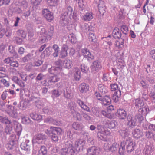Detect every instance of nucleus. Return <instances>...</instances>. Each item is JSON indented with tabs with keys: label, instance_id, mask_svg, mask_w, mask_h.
I'll use <instances>...</instances> for the list:
<instances>
[{
	"label": "nucleus",
	"instance_id": "1",
	"mask_svg": "<svg viewBox=\"0 0 155 155\" xmlns=\"http://www.w3.org/2000/svg\"><path fill=\"white\" fill-rule=\"evenodd\" d=\"M54 27L51 26L49 27L48 31H46L45 29L43 28L41 29L40 31L38 32V34L39 36V41L41 43L46 42L51 39L53 35Z\"/></svg>",
	"mask_w": 155,
	"mask_h": 155
},
{
	"label": "nucleus",
	"instance_id": "2",
	"mask_svg": "<svg viewBox=\"0 0 155 155\" xmlns=\"http://www.w3.org/2000/svg\"><path fill=\"white\" fill-rule=\"evenodd\" d=\"M135 144L131 139L129 137L127 138L125 141H123L120 143V148L119 149V154L120 155L124 153L125 150V147L126 146V148L128 152H131L134 149Z\"/></svg>",
	"mask_w": 155,
	"mask_h": 155
},
{
	"label": "nucleus",
	"instance_id": "3",
	"mask_svg": "<svg viewBox=\"0 0 155 155\" xmlns=\"http://www.w3.org/2000/svg\"><path fill=\"white\" fill-rule=\"evenodd\" d=\"M65 147L61 149L60 153L61 155H75L73 150V146L70 143L67 142L65 143Z\"/></svg>",
	"mask_w": 155,
	"mask_h": 155
},
{
	"label": "nucleus",
	"instance_id": "4",
	"mask_svg": "<svg viewBox=\"0 0 155 155\" xmlns=\"http://www.w3.org/2000/svg\"><path fill=\"white\" fill-rule=\"evenodd\" d=\"M63 62L61 60L57 61L55 63L56 67H52L48 69V71L51 74H59L62 69Z\"/></svg>",
	"mask_w": 155,
	"mask_h": 155
},
{
	"label": "nucleus",
	"instance_id": "5",
	"mask_svg": "<svg viewBox=\"0 0 155 155\" xmlns=\"http://www.w3.org/2000/svg\"><path fill=\"white\" fill-rule=\"evenodd\" d=\"M47 139V136L45 134H38L33 138L32 140L33 144L38 143V144L44 143Z\"/></svg>",
	"mask_w": 155,
	"mask_h": 155
},
{
	"label": "nucleus",
	"instance_id": "6",
	"mask_svg": "<svg viewBox=\"0 0 155 155\" xmlns=\"http://www.w3.org/2000/svg\"><path fill=\"white\" fill-rule=\"evenodd\" d=\"M7 109L5 111L11 117L16 118L18 116V114H21L18 113L17 109H15L14 107L11 105H7Z\"/></svg>",
	"mask_w": 155,
	"mask_h": 155
},
{
	"label": "nucleus",
	"instance_id": "7",
	"mask_svg": "<svg viewBox=\"0 0 155 155\" xmlns=\"http://www.w3.org/2000/svg\"><path fill=\"white\" fill-rule=\"evenodd\" d=\"M86 141L83 139L77 140L75 143L74 147L73 146V150L76 155V153L78 152L81 149L83 150V147L84 146Z\"/></svg>",
	"mask_w": 155,
	"mask_h": 155
},
{
	"label": "nucleus",
	"instance_id": "8",
	"mask_svg": "<svg viewBox=\"0 0 155 155\" xmlns=\"http://www.w3.org/2000/svg\"><path fill=\"white\" fill-rule=\"evenodd\" d=\"M17 135L18 137H17L15 134H12L10 136L9 138V143L8 144V149L11 150L13 148L14 146L19 139V136H18L17 134Z\"/></svg>",
	"mask_w": 155,
	"mask_h": 155
},
{
	"label": "nucleus",
	"instance_id": "9",
	"mask_svg": "<svg viewBox=\"0 0 155 155\" xmlns=\"http://www.w3.org/2000/svg\"><path fill=\"white\" fill-rule=\"evenodd\" d=\"M90 68L91 71L95 73L101 68V63L98 60L94 61L92 63Z\"/></svg>",
	"mask_w": 155,
	"mask_h": 155
},
{
	"label": "nucleus",
	"instance_id": "10",
	"mask_svg": "<svg viewBox=\"0 0 155 155\" xmlns=\"http://www.w3.org/2000/svg\"><path fill=\"white\" fill-rule=\"evenodd\" d=\"M12 128L14 127L15 131L17 132V134L18 136H20L21 134L22 129L20 125L18 122L15 120H13L12 121H10V123L9 125Z\"/></svg>",
	"mask_w": 155,
	"mask_h": 155
},
{
	"label": "nucleus",
	"instance_id": "11",
	"mask_svg": "<svg viewBox=\"0 0 155 155\" xmlns=\"http://www.w3.org/2000/svg\"><path fill=\"white\" fill-rule=\"evenodd\" d=\"M87 151V155H98L100 151V149L98 147L92 146L88 148Z\"/></svg>",
	"mask_w": 155,
	"mask_h": 155
},
{
	"label": "nucleus",
	"instance_id": "12",
	"mask_svg": "<svg viewBox=\"0 0 155 155\" xmlns=\"http://www.w3.org/2000/svg\"><path fill=\"white\" fill-rule=\"evenodd\" d=\"M42 13L44 17L49 22L51 21L54 18L53 14L47 9L43 10Z\"/></svg>",
	"mask_w": 155,
	"mask_h": 155
},
{
	"label": "nucleus",
	"instance_id": "13",
	"mask_svg": "<svg viewBox=\"0 0 155 155\" xmlns=\"http://www.w3.org/2000/svg\"><path fill=\"white\" fill-rule=\"evenodd\" d=\"M67 107L68 109L71 112L72 114L74 113V111H79L80 110L77 104L74 101L69 102L68 104Z\"/></svg>",
	"mask_w": 155,
	"mask_h": 155
},
{
	"label": "nucleus",
	"instance_id": "14",
	"mask_svg": "<svg viewBox=\"0 0 155 155\" xmlns=\"http://www.w3.org/2000/svg\"><path fill=\"white\" fill-rule=\"evenodd\" d=\"M103 124L110 129H113L117 125V123L115 120H109L105 119L103 121Z\"/></svg>",
	"mask_w": 155,
	"mask_h": 155
},
{
	"label": "nucleus",
	"instance_id": "15",
	"mask_svg": "<svg viewBox=\"0 0 155 155\" xmlns=\"http://www.w3.org/2000/svg\"><path fill=\"white\" fill-rule=\"evenodd\" d=\"M127 120L128 122L127 125L129 128H134L137 125L135 118L131 116L127 117Z\"/></svg>",
	"mask_w": 155,
	"mask_h": 155
},
{
	"label": "nucleus",
	"instance_id": "16",
	"mask_svg": "<svg viewBox=\"0 0 155 155\" xmlns=\"http://www.w3.org/2000/svg\"><path fill=\"white\" fill-rule=\"evenodd\" d=\"M21 147L22 149L29 153L30 151V146L29 144V140H26L23 142L21 144Z\"/></svg>",
	"mask_w": 155,
	"mask_h": 155
},
{
	"label": "nucleus",
	"instance_id": "17",
	"mask_svg": "<svg viewBox=\"0 0 155 155\" xmlns=\"http://www.w3.org/2000/svg\"><path fill=\"white\" fill-rule=\"evenodd\" d=\"M73 9L72 7L70 6H67L65 7L63 10L64 13L63 15L70 18V16L72 15L73 13Z\"/></svg>",
	"mask_w": 155,
	"mask_h": 155
},
{
	"label": "nucleus",
	"instance_id": "18",
	"mask_svg": "<svg viewBox=\"0 0 155 155\" xmlns=\"http://www.w3.org/2000/svg\"><path fill=\"white\" fill-rule=\"evenodd\" d=\"M116 114L117 115L120 119H124L127 115L126 112L123 109H118Z\"/></svg>",
	"mask_w": 155,
	"mask_h": 155
},
{
	"label": "nucleus",
	"instance_id": "19",
	"mask_svg": "<svg viewBox=\"0 0 155 155\" xmlns=\"http://www.w3.org/2000/svg\"><path fill=\"white\" fill-rule=\"evenodd\" d=\"M132 134L134 137L139 138L142 136L143 133L142 130L139 129H135L132 130Z\"/></svg>",
	"mask_w": 155,
	"mask_h": 155
},
{
	"label": "nucleus",
	"instance_id": "20",
	"mask_svg": "<svg viewBox=\"0 0 155 155\" xmlns=\"http://www.w3.org/2000/svg\"><path fill=\"white\" fill-rule=\"evenodd\" d=\"M68 47L65 44H63L61 48V50L60 54L61 57L63 58L67 56L68 55L67 50Z\"/></svg>",
	"mask_w": 155,
	"mask_h": 155
},
{
	"label": "nucleus",
	"instance_id": "21",
	"mask_svg": "<svg viewBox=\"0 0 155 155\" xmlns=\"http://www.w3.org/2000/svg\"><path fill=\"white\" fill-rule=\"evenodd\" d=\"M98 8L100 13L102 15H104L105 12V6L104 2L102 0H99Z\"/></svg>",
	"mask_w": 155,
	"mask_h": 155
},
{
	"label": "nucleus",
	"instance_id": "22",
	"mask_svg": "<svg viewBox=\"0 0 155 155\" xmlns=\"http://www.w3.org/2000/svg\"><path fill=\"white\" fill-rule=\"evenodd\" d=\"M77 103L82 109L87 112H90L89 108L82 101L78 99L77 101Z\"/></svg>",
	"mask_w": 155,
	"mask_h": 155
},
{
	"label": "nucleus",
	"instance_id": "23",
	"mask_svg": "<svg viewBox=\"0 0 155 155\" xmlns=\"http://www.w3.org/2000/svg\"><path fill=\"white\" fill-rule=\"evenodd\" d=\"M70 18V17H67L64 15H62L60 21V23L62 26L67 25L69 23Z\"/></svg>",
	"mask_w": 155,
	"mask_h": 155
},
{
	"label": "nucleus",
	"instance_id": "24",
	"mask_svg": "<svg viewBox=\"0 0 155 155\" xmlns=\"http://www.w3.org/2000/svg\"><path fill=\"white\" fill-rule=\"evenodd\" d=\"M97 129L98 130L97 134H99V135L101 133H105V134H110V132L107 130H105L102 125H97Z\"/></svg>",
	"mask_w": 155,
	"mask_h": 155
},
{
	"label": "nucleus",
	"instance_id": "25",
	"mask_svg": "<svg viewBox=\"0 0 155 155\" xmlns=\"http://www.w3.org/2000/svg\"><path fill=\"white\" fill-rule=\"evenodd\" d=\"M12 80L15 83L19 85L21 87L23 88L25 86V84L24 82L20 80L18 77L16 76L13 77Z\"/></svg>",
	"mask_w": 155,
	"mask_h": 155
},
{
	"label": "nucleus",
	"instance_id": "26",
	"mask_svg": "<svg viewBox=\"0 0 155 155\" xmlns=\"http://www.w3.org/2000/svg\"><path fill=\"white\" fill-rule=\"evenodd\" d=\"M101 103L104 105H109L111 102V99L109 96H105L103 97L101 101Z\"/></svg>",
	"mask_w": 155,
	"mask_h": 155
},
{
	"label": "nucleus",
	"instance_id": "27",
	"mask_svg": "<svg viewBox=\"0 0 155 155\" xmlns=\"http://www.w3.org/2000/svg\"><path fill=\"white\" fill-rule=\"evenodd\" d=\"M47 148L44 146H41L38 150L37 155H48Z\"/></svg>",
	"mask_w": 155,
	"mask_h": 155
},
{
	"label": "nucleus",
	"instance_id": "28",
	"mask_svg": "<svg viewBox=\"0 0 155 155\" xmlns=\"http://www.w3.org/2000/svg\"><path fill=\"white\" fill-rule=\"evenodd\" d=\"M121 95V91H116L113 94L112 99L115 102H117L120 99Z\"/></svg>",
	"mask_w": 155,
	"mask_h": 155
},
{
	"label": "nucleus",
	"instance_id": "29",
	"mask_svg": "<svg viewBox=\"0 0 155 155\" xmlns=\"http://www.w3.org/2000/svg\"><path fill=\"white\" fill-rule=\"evenodd\" d=\"M35 56L32 52L29 53L22 58V61L24 62H28L32 58H35Z\"/></svg>",
	"mask_w": 155,
	"mask_h": 155
},
{
	"label": "nucleus",
	"instance_id": "30",
	"mask_svg": "<svg viewBox=\"0 0 155 155\" xmlns=\"http://www.w3.org/2000/svg\"><path fill=\"white\" fill-rule=\"evenodd\" d=\"M20 94L22 95H23L24 97H26V98L28 99L30 97L32 94L30 91L28 90H25L24 88L20 89Z\"/></svg>",
	"mask_w": 155,
	"mask_h": 155
},
{
	"label": "nucleus",
	"instance_id": "31",
	"mask_svg": "<svg viewBox=\"0 0 155 155\" xmlns=\"http://www.w3.org/2000/svg\"><path fill=\"white\" fill-rule=\"evenodd\" d=\"M121 32L117 28H115L112 32V35L115 38H119L121 37Z\"/></svg>",
	"mask_w": 155,
	"mask_h": 155
},
{
	"label": "nucleus",
	"instance_id": "32",
	"mask_svg": "<svg viewBox=\"0 0 155 155\" xmlns=\"http://www.w3.org/2000/svg\"><path fill=\"white\" fill-rule=\"evenodd\" d=\"M79 89L82 93L86 92L88 91L89 87L85 83H83L80 85Z\"/></svg>",
	"mask_w": 155,
	"mask_h": 155
},
{
	"label": "nucleus",
	"instance_id": "33",
	"mask_svg": "<svg viewBox=\"0 0 155 155\" xmlns=\"http://www.w3.org/2000/svg\"><path fill=\"white\" fill-rule=\"evenodd\" d=\"M120 148V146H119V144L117 143L114 142L110 146V151L112 152H114L118 150V152L119 153V149Z\"/></svg>",
	"mask_w": 155,
	"mask_h": 155
},
{
	"label": "nucleus",
	"instance_id": "34",
	"mask_svg": "<svg viewBox=\"0 0 155 155\" xmlns=\"http://www.w3.org/2000/svg\"><path fill=\"white\" fill-rule=\"evenodd\" d=\"M93 18V14L91 12H87L84 15L82 18V19L85 21H88L91 20Z\"/></svg>",
	"mask_w": 155,
	"mask_h": 155
},
{
	"label": "nucleus",
	"instance_id": "35",
	"mask_svg": "<svg viewBox=\"0 0 155 155\" xmlns=\"http://www.w3.org/2000/svg\"><path fill=\"white\" fill-rule=\"evenodd\" d=\"M59 74H54V75L50 77L49 78L48 82L50 83H55L59 81L60 77Z\"/></svg>",
	"mask_w": 155,
	"mask_h": 155
},
{
	"label": "nucleus",
	"instance_id": "36",
	"mask_svg": "<svg viewBox=\"0 0 155 155\" xmlns=\"http://www.w3.org/2000/svg\"><path fill=\"white\" fill-rule=\"evenodd\" d=\"M149 109L147 107H140L138 110V113L142 115H146L149 112Z\"/></svg>",
	"mask_w": 155,
	"mask_h": 155
},
{
	"label": "nucleus",
	"instance_id": "37",
	"mask_svg": "<svg viewBox=\"0 0 155 155\" xmlns=\"http://www.w3.org/2000/svg\"><path fill=\"white\" fill-rule=\"evenodd\" d=\"M72 127L74 129L78 130H81L84 127L83 125L81 124L76 122L73 123Z\"/></svg>",
	"mask_w": 155,
	"mask_h": 155
},
{
	"label": "nucleus",
	"instance_id": "38",
	"mask_svg": "<svg viewBox=\"0 0 155 155\" xmlns=\"http://www.w3.org/2000/svg\"><path fill=\"white\" fill-rule=\"evenodd\" d=\"M144 105L143 101L139 99H137L135 100V106L137 108L141 107Z\"/></svg>",
	"mask_w": 155,
	"mask_h": 155
},
{
	"label": "nucleus",
	"instance_id": "39",
	"mask_svg": "<svg viewBox=\"0 0 155 155\" xmlns=\"http://www.w3.org/2000/svg\"><path fill=\"white\" fill-rule=\"evenodd\" d=\"M42 111L43 113L48 115L52 114L53 112L52 109L48 106L44 107L42 109Z\"/></svg>",
	"mask_w": 155,
	"mask_h": 155
},
{
	"label": "nucleus",
	"instance_id": "40",
	"mask_svg": "<svg viewBox=\"0 0 155 155\" xmlns=\"http://www.w3.org/2000/svg\"><path fill=\"white\" fill-rule=\"evenodd\" d=\"M30 117L33 119L36 120H40L42 119V115L36 114L32 113L30 114Z\"/></svg>",
	"mask_w": 155,
	"mask_h": 155
},
{
	"label": "nucleus",
	"instance_id": "41",
	"mask_svg": "<svg viewBox=\"0 0 155 155\" xmlns=\"http://www.w3.org/2000/svg\"><path fill=\"white\" fill-rule=\"evenodd\" d=\"M98 89L100 92L103 94H104L107 92V90L105 86L102 84L99 85Z\"/></svg>",
	"mask_w": 155,
	"mask_h": 155
},
{
	"label": "nucleus",
	"instance_id": "42",
	"mask_svg": "<svg viewBox=\"0 0 155 155\" xmlns=\"http://www.w3.org/2000/svg\"><path fill=\"white\" fill-rule=\"evenodd\" d=\"M143 152L144 155H151L153 150L151 147L147 146L144 148Z\"/></svg>",
	"mask_w": 155,
	"mask_h": 155
},
{
	"label": "nucleus",
	"instance_id": "43",
	"mask_svg": "<svg viewBox=\"0 0 155 155\" xmlns=\"http://www.w3.org/2000/svg\"><path fill=\"white\" fill-rule=\"evenodd\" d=\"M61 94V92L58 89L53 90L52 91L51 97L53 98L59 96Z\"/></svg>",
	"mask_w": 155,
	"mask_h": 155
},
{
	"label": "nucleus",
	"instance_id": "44",
	"mask_svg": "<svg viewBox=\"0 0 155 155\" xmlns=\"http://www.w3.org/2000/svg\"><path fill=\"white\" fill-rule=\"evenodd\" d=\"M81 72L78 68L76 69V70L74 72V77L76 81L79 80L81 78Z\"/></svg>",
	"mask_w": 155,
	"mask_h": 155
},
{
	"label": "nucleus",
	"instance_id": "45",
	"mask_svg": "<svg viewBox=\"0 0 155 155\" xmlns=\"http://www.w3.org/2000/svg\"><path fill=\"white\" fill-rule=\"evenodd\" d=\"M53 48L54 50V52L53 54V55L54 57L58 56V53L59 51V48L56 44H54L53 46Z\"/></svg>",
	"mask_w": 155,
	"mask_h": 155
},
{
	"label": "nucleus",
	"instance_id": "46",
	"mask_svg": "<svg viewBox=\"0 0 155 155\" xmlns=\"http://www.w3.org/2000/svg\"><path fill=\"white\" fill-rule=\"evenodd\" d=\"M63 66L65 68H69L72 66L71 61L70 60H67L64 61L63 62Z\"/></svg>",
	"mask_w": 155,
	"mask_h": 155
},
{
	"label": "nucleus",
	"instance_id": "47",
	"mask_svg": "<svg viewBox=\"0 0 155 155\" xmlns=\"http://www.w3.org/2000/svg\"><path fill=\"white\" fill-rule=\"evenodd\" d=\"M110 135V134H106L105 133H101L99 135V134H97V136L100 140L106 141L107 139V135Z\"/></svg>",
	"mask_w": 155,
	"mask_h": 155
},
{
	"label": "nucleus",
	"instance_id": "48",
	"mask_svg": "<svg viewBox=\"0 0 155 155\" xmlns=\"http://www.w3.org/2000/svg\"><path fill=\"white\" fill-rule=\"evenodd\" d=\"M119 132L120 135L123 137L125 138L126 137H127V138L129 137L128 136L129 134V132L126 130H119Z\"/></svg>",
	"mask_w": 155,
	"mask_h": 155
},
{
	"label": "nucleus",
	"instance_id": "49",
	"mask_svg": "<svg viewBox=\"0 0 155 155\" xmlns=\"http://www.w3.org/2000/svg\"><path fill=\"white\" fill-rule=\"evenodd\" d=\"M0 121L6 124L9 125L11 121L8 119L7 117H3L0 116Z\"/></svg>",
	"mask_w": 155,
	"mask_h": 155
},
{
	"label": "nucleus",
	"instance_id": "50",
	"mask_svg": "<svg viewBox=\"0 0 155 155\" xmlns=\"http://www.w3.org/2000/svg\"><path fill=\"white\" fill-rule=\"evenodd\" d=\"M101 114L104 117L109 118H112L113 117V114L108 111L102 110L101 111Z\"/></svg>",
	"mask_w": 155,
	"mask_h": 155
},
{
	"label": "nucleus",
	"instance_id": "51",
	"mask_svg": "<svg viewBox=\"0 0 155 155\" xmlns=\"http://www.w3.org/2000/svg\"><path fill=\"white\" fill-rule=\"evenodd\" d=\"M154 136L153 133L151 131H147L145 132V136L148 139H151L153 138L155 140V137H154Z\"/></svg>",
	"mask_w": 155,
	"mask_h": 155
},
{
	"label": "nucleus",
	"instance_id": "52",
	"mask_svg": "<svg viewBox=\"0 0 155 155\" xmlns=\"http://www.w3.org/2000/svg\"><path fill=\"white\" fill-rule=\"evenodd\" d=\"M134 118H135L136 121H137L140 124L144 120V118L142 115L139 113L135 115Z\"/></svg>",
	"mask_w": 155,
	"mask_h": 155
},
{
	"label": "nucleus",
	"instance_id": "53",
	"mask_svg": "<svg viewBox=\"0 0 155 155\" xmlns=\"http://www.w3.org/2000/svg\"><path fill=\"white\" fill-rule=\"evenodd\" d=\"M111 89L112 91H121L120 88L118 87L117 84L114 83L110 85Z\"/></svg>",
	"mask_w": 155,
	"mask_h": 155
},
{
	"label": "nucleus",
	"instance_id": "54",
	"mask_svg": "<svg viewBox=\"0 0 155 155\" xmlns=\"http://www.w3.org/2000/svg\"><path fill=\"white\" fill-rule=\"evenodd\" d=\"M45 103L41 100L35 101V106L39 108H41L45 106Z\"/></svg>",
	"mask_w": 155,
	"mask_h": 155
},
{
	"label": "nucleus",
	"instance_id": "55",
	"mask_svg": "<svg viewBox=\"0 0 155 155\" xmlns=\"http://www.w3.org/2000/svg\"><path fill=\"white\" fill-rule=\"evenodd\" d=\"M78 111L74 112V113L73 115L74 117L76 120L80 121L81 120V116L80 113L78 112Z\"/></svg>",
	"mask_w": 155,
	"mask_h": 155
},
{
	"label": "nucleus",
	"instance_id": "56",
	"mask_svg": "<svg viewBox=\"0 0 155 155\" xmlns=\"http://www.w3.org/2000/svg\"><path fill=\"white\" fill-rule=\"evenodd\" d=\"M34 59L35 60L33 62V64L34 66H39L42 64L43 61L40 59V58H37L36 59H35V58Z\"/></svg>",
	"mask_w": 155,
	"mask_h": 155
},
{
	"label": "nucleus",
	"instance_id": "57",
	"mask_svg": "<svg viewBox=\"0 0 155 155\" xmlns=\"http://www.w3.org/2000/svg\"><path fill=\"white\" fill-rule=\"evenodd\" d=\"M51 128L53 130L52 133H55L56 132L57 134L60 135L61 134L62 131V129L59 127H51Z\"/></svg>",
	"mask_w": 155,
	"mask_h": 155
},
{
	"label": "nucleus",
	"instance_id": "58",
	"mask_svg": "<svg viewBox=\"0 0 155 155\" xmlns=\"http://www.w3.org/2000/svg\"><path fill=\"white\" fill-rule=\"evenodd\" d=\"M68 37L69 40L71 43H74L77 41L76 36L73 33H72L69 34Z\"/></svg>",
	"mask_w": 155,
	"mask_h": 155
},
{
	"label": "nucleus",
	"instance_id": "59",
	"mask_svg": "<svg viewBox=\"0 0 155 155\" xmlns=\"http://www.w3.org/2000/svg\"><path fill=\"white\" fill-rule=\"evenodd\" d=\"M19 6L21 9L24 10L28 7V2L26 1H23L20 3Z\"/></svg>",
	"mask_w": 155,
	"mask_h": 155
},
{
	"label": "nucleus",
	"instance_id": "60",
	"mask_svg": "<svg viewBox=\"0 0 155 155\" xmlns=\"http://www.w3.org/2000/svg\"><path fill=\"white\" fill-rule=\"evenodd\" d=\"M17 74L20 76L23 81H26L27 80V76L24 73L18 71Z\"/></svg>",
	"mask_w": 155,
	"mask_h": 155
},
{
	"label": "nucleus",
	"instance_id": "61",
	"mask_svg": "<svg viewBox=\"0 0 155 155\" xmlns=\"http://www.w3.org/2000/svg\"><path fill=\"white\" fill-rule=\"evenodd\" d=\"M22 122L25 124H29L31 123V121L30 118L27 117H21Z\"/></svg>",
	"mask_w": 155,
	"mask_h": 155
},
{
	"label": "nucleus",
	"instance_id": "62",
	"mask_svg": "<svg viewBox=\"0 0 155 155\" xmlns=\"http://www.w3.org/2000/svg\"><path fill=\"white\" fill-rule=\"evenodd\" d=\"M64 97L67 99H70L72 97L69 89H66V91L64 90Z\"/></svg>",
	"mask_w": 155,
	"mask_h": 155
},
{
	"label": "nucleus",
	"instance_id": "63",
	"mask_svg": "<svg viewBox=\"0 0 155 155\" xmlns=\"http://www.w3.org/2000/svg\"><path fill=\"white\" fill-rule=\"evenodd\" d=\"M89 39L90 41L94 42L96 41V36L93 33H90L89 34Z\"/></svg>",
	"mask_w": 155,
	"mask_h": 155
},
{
	"label": "nucleus",
	"instance_id": "64",
	"mask_svg": "<svg viewBox=\"0 0 155 155\" xmlns=\"http://www.w3.org/2000/svg\"><path fill=\"white\" fill-rule=\"evenodd\" d=\"M102 79L104 81H106L111 80V78L109 74L108 73L104 74L103 76Z\"/></svg>",
	"mask_w": 155,
	"mask_h": 155
}]
</instances>
